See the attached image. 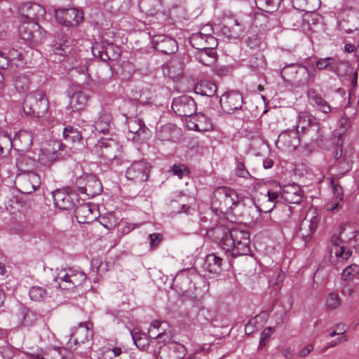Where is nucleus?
Masks as SVG:
<instances>
[{"label": "nucleus", "mask_w": 359, "mask_h": 359, "mask_svg": "<svg viewBox=\"0 0 359 359\" xmlns=\"http://www.w3.org/2000/svg\"><path fill=\"white\" fill-rule=\"evenodd\" d=\"M294 128V130H287L283 132L279 135V140L294 148L300 142L306 144H318L323 141L324 127L316 117L309 113H300Z\"/></svg>", "instance_id": "1"}, {"label": "nucleus", "mask_w": 359, "mask_h": 359, "mask_svg": "<svg viewBox=\"0 0 359 359\" xmlns=\"http://www.w3.org/2000/svg\"><path fill=\"white\" fill-rule=\"evenodd\" d=\"M208 233L219 243L222 250L231 257L248 255L250 251V234L244 229L217 225L208 230Z\"/></svg>", "instance_id": "2"}, {"label": "nucleus", "mask_w": 359, "mask_h": 359, "mask_svg": "<svg viewBox=\"0 0 359 359\" xmlns=\"http://www.w3.org/2000/svg\"><path fill=\"white\" fill-rule=\"evenodd\" d=\"M48 102L43 91L29 93L23 102V111L29 116H43L48 111Z\"/></svg>", "instance_id": "3"}, {"label": "nucleus", "mask_w": 359, "mask_h": 359, "mask_svg": "<svg viewBox=\"0 0 359 359\" xmlns=\"http://www.w3.org/2000/svg\"><path fill=\"white\" fill-rule=\"evenodd\" d=\"M219 203L218 208L221 210H233L242 205L236 191L228 187H218L213 193L212 204L216 205Z\"/></svg>", "instance_id": "4"}, {"label": "nucleus", "mask_w": 359, "mask_h": 359, "mask_svg": "<svg viewBox=\"0 0 359 359\" xmlns=\"http://www.w3.org/2000/svg\"><path fill=\"white\" fill-rule=\"evenodd\" d=\"M252 196V202L259 212H270L276 205L279 194L269 190L264 186H259Z\"/></svg>", "instance_id": "5"}, {"label": "nucleus", "mask_w": 359, "mask_h": 359, "mask_svg": "<svg viewBox=\"0 0 359 359\" xmlns=\"http://www.w3.org/2000/svg\"><path fill=\"white\" fill-rule=\"evenodd\" d=\"M55 280L61 289L71 290L81 285L86 280V275L81 271L60 270Z\"/></svg>", "instance_id": "6"}, {"label": "nucleus", "mask_w": 359, "mask_h": 359, "mask_svg": "<svg viewBox=\"0 0 359 359\" xmlns=\"http://www.w3.org/2000/svg\"><path fill=\"white\" fill-rule=\"evenodd\" d=\"M75 185L80 194L91 198L100 194L102 190L100 181L92 174L79 176L76 180Z\"/></svg>", "instance_id": "7"}, {"label": "nucleus", "mask_w": 359, "mask_h": 359, "mask_svg": "<svg viewBox=\"0 0 359 359\" xmlns=\"http://www.w3.org/2000/svg\"><path fill=\"white\" fill-rule=\"evenodd\" d=\"M55 18L66 27H75L83 20V13L76 8H60L55 11Z\"/></svg>", "instance_id": "8"}, {"label": "nucleus", "mask_w": 359, "mask_h": 359, "mask_svg": "<svg viewBox=\"0 0 359 359\" xmlns=\"http://www.w3.org/2000/svg\"><path fill=\"white\" fill-rule=\"evenodd\" d=\"M151 166L144 161L133 162L126 170V177L135 183H142L147 180Z\"/></svg>", "instance_id": "9"}, {"label": "nucleus", "mask_w": 359, "mask_h": 359, "mask_svg": "<svg viewBox=\"0 0 359 359\" xmlns=\"http://www.w3.org/2000/svg\"><path fill=\"white\" fill-rule=\"evenodd\" d=\"M16 181L19 191L25 194H32L41 184L40 176L34 172L21 173Z\"/></svg>", "instance_id": "10"}, {"label": "nucleus", "mask_w": 359, "mask_h": 359, "mask_svg": "<svg viewBox=\"0 0 359 359\" xmlns=\"http://www.w3.org/2000/svg\"><path fill=\"white\" fill-rule=\"evenodd\" d=\"M172 109L179 116H191L196 111V105L193 98L183 95L173 99Z\"/></svg>", "instance_id": "11"}, {"label": "nucleus", "mask_w": 359, "mask_h": 359, "mask_svg": "<svg viewBox=\"0 0 359 359\" xmlns=\"http://www.w3.org/2000/svg\"><path fill=\"white\" fill-rule=\"evenodd\" d=\"M119 150L118 143L112 139H101L94 146V152L101 158L114 159Z\"/></svg>", "instance_id": "12"}, {"label": "nucleus", "mask_w": 359, "mask_h": 359, "mask_svg": "<svg viewBox=\"0 0 359 359\" xmlns=\"http://www.w3.org/2000/svg\"><path fill=\"white\" fill-rule=\"evenodd\" d=\"M219 102L222 109L225 112L231 114L241 108L243 96L242 94L238 91H231L222 95L220 97Z\"/></svg>", "instance_id": "13"}, {"label": "nucleus", "mask_w": 359, "mask_h": 359, "mask_svg": "<svg viewBox=\"0 0 359 359\" xmlns=\"http://www.w3.org/2000/svg\"><path fill=\"white\" fill-rule=\"evenodd\" d=\"M248 21L237 18L229 20L222 27V32L229 39L238 38L246 28Z\"/></svg>", "instance_id": "14"}, {"label": "nucleus", "mask_w": 359, "mask_h": 359, "mask_svg": "<svg viewBox=\"0 0 359 359\" xmlns=\"http://www.w3.org/2000/svg\"><path fill=\"white\" fill-rule=\"evenodd\" d=\"M152 45L156 50L165 55L175 53L178 48L177 41L165 35L154 36Z\"/></svg>", "instance_id": "15"}, {"label": "nucleus", "mask_w": 359, "mask_h": 359, "mask_svg": "<svg viewBox=\"0 0 359 359\" xmlns=\"http://www.w3.org/2000/svg\"><path fill=\"white\" fill-rule=\"evenodd\" d=\"M76 219L79 223H90L97 218V210L94 205L83 203L77 205L74 210Z\"/></svg>", "instance_id": "16"}, {"label": "nucleus", "mask_w": 359, "mask_h": 359, "mask_svg": "<svg viewBox=\"0 0 359 359\" xmlns=\"http://www.w3.org/2000/svg\"><path fill=\"white\" fill-rule=\"evenodd\" d=\"M189 42L198 50L214 47L217 44L216 39L210 33L201 32L191 34Z\"/></svg>", "instance_id": "17"}, {"label": "nucleus", "mask_w": 359, "mask_h": 359, "mask_svg": "<svg viewBox=\"0 0 359 359\" xmlns=\"http://www.w3.org/2000/svg\"><path fill=\"white\" fill-rule=\"evenodd\" d=\"M297 8H294L282 15V22L290 29H299L304 22L303 12Z\"/></svg>", "instance_id": "18"}, {"label": "nucleus", "mask_w": 359, "mask_h": 359, "mask_svg": "<svg viewBox=\"0 0 359 359\" xmlns=\"http://www.w3.org/2000/svg\"><path fill=\"white\" fill-rule=\"evenodd\" d=\"M54 205L61 210H69L74 205L76 196L63 190H56L53 193Z\"/></svg>", "instance_id": "19"}, {"label": "nucleus", "mask_w": 359, "mask_h": 359, "mask_svg": "<svg viewBox=\"0 0 359 359\" xmlns=\"http://www.w3.org/2000/svg\"><path fill=\"white\" fill-rule=\"evenodd\" d=\"M20 12L22 16L32 22L43 18L46 13L45 9L41 5L29 2L25 3L21 6Z\"/></svg>", "instance_id": "20"}, {"label": "nucleus", "mask_w": 359, "mask_h": 359, "mask_svg": "<svg viewBox=\"0 0 359 359\" xmlns=\"http://www.w3.org/2000/svg\"><path fill=\"white\" fill-rule=\"evenodd\" d=\"M183 69L184 63L179 57L170 60L162 67L163 75L173 79L182 74Z\"/></svg>", "instance_id": "21"}, {"label": "nucleus", "mask_w": 359, "mask_h": 359, "mask_svg": "<svg viewBox=\"0 0 359 359\" xmlns=\"http://www.w3.org/2000/svg\"><path fill=\"white\" fill-rule=\"evenodd\" d=\"M282 197L289 203L299 204L302 201L303 192L298 185L289 184L284 187Z\"/></svg>", "instance_id": "22"}, {"label": "nucleus", "mask_w": 359, "mask_h": 359, "mask_svg": "<svg viewBox=\"0 0 359 359\" xmlns=\"http://www.w3.org/2000/svg\"><path fill=\"white\" fill-rule=\"evenodd\" d=\"M332 248L330 252L341 260L348 259L351 255V251L342 245V240L339 236L334 235L331 240Z\"/></svg>", "instance_id": "23"}, {"label": "nucleus", "mask_w": 359, "mask_h": 359, "mask_svg": "<svg viewBox=\"0 0 359 359\" xmlns=\"http://www.w3.org/2000/svg\"><path fill=\"white\" fill-rule=\"evenodd\" d=\"M180 128L175 125L167 123L158 129L156 137L161 141H173L177 135L180 134Z\"/></svg>", "instance_id": "24"}, {"label": "nucleus", "mask_w": 359, "mask_h": 359, "mask_svg": "<svg viewBox=\"0 0 359 359\" xmlns=\"http://www.w3.org/2000/svg\"><path fill=\"white\" fill-rule=\"evenodd\" d=\"M307 97L309 101L316 108L324 114H328L331 111L330 105L321 97V95L314 89L308 90Z\"/></svg>", "instance_id": "25"}, {"label": "nucleus", "mask_w": 359, "mask_h": 359, "mask_svg": "<svg viewBox=\"0 0 359 359\" xmlns=\"http://www.w3.org/2000/svg\"><path fill=\"white\" fill-rule=\"evenodd\" d=\"M39 29V25L36 22H23L18 28L20 36L25 41L33 40Z\"/></svg>", "instance_id": "26"}, {"label": "nucleus", "mask_w": 359, "mask_h": 359, "mask_svg": "<svg viewBox=\"0 0 359 359\" xmlns=\"http://www.w3.org/2000/svg\"><path fill=\"white\" fill-rule=\"evenodd\" d=\"M195 57L205 66H212L217 61L213 47L198 50L195 54Z\"/></svg>", "instance_id": "27"}, {"label": "nucleus", "mask_w": 359, "mask_h": 359, "mask_svg": "<svg viewBox=\"0 0 359 359\" xmlns=\"http://www.w3.org/2000/svg\"><path fill=\"white\" fill-rule=\"evenodd\" d=\"M72 336H75V344L88 342L91 337L89 324L88 323H80L79 327L76 330L75 332L72 334Z\"/></svg>", "instance_id": "28"}, {"label": "nucleus", "mask_w": 359, "mask_h": 359, "mask_svg": "<svg viewBox=\"0 0 359 359\" xmlns=\"http://www.w3.org/2000/svg\"><path fill=\"white\" fill-rule=\"evenodd\" d=\"M222 258L215 254H210L206 256L204 268L210 273H218L222 270Z\"/></svg>", "instance_id": "29"}, {"label": "nucleus", "mask_w": 359, "mask_h": 359, "mask_svg": "<svg viewBox=\"0 0 359 359\" xmlns=\"http://www.w3.org/2000/svg\"><path fill=\"white\" fill-rule=\"evenodd\" d=\"M160 0H140L139 8L142 13L147 15H155L161 8Z\"/></svg>", "instance_id": "30"}, {"label": "nucleus", "mask_w": 359, "mask_h": 359, "mask_svg": "<svg viewBox=\"0 0 359 359\" xmlns=\"http://www.w3.org/2000/svg\"><path fill=\"white\" fill-rule=\"evenodd\" d=\"M293 7L313 12L318 10L320 6V0H291Z\"/></svg>", "instance_id": "31"}, {"label": "nucleus", "mask_w": 359, "mask_h": 359, "mask_svg": "<svg viewBox=\"0 0 359 359\" xmlns=\"http://www.w3.org/2000/svg\"><path fill=\"white\" fill-rule=\"evenodd\" d=\"M111 121V115L108 113H102L95 122V130L99 133H107L110 128Z\"/></svg>", "instance_id": "32"}, {"label": "nucleus", "mask_w": 359, "mask_h": 359, "mask_svg": "<svg viewBox=\"0 0 359 359\" xmlns=\"http://www.w3.org/2000/svg\"><path fill=\"white\" fill-rule=\"evenodd\" d=\"M195 92L203 96L212 97L217 92V86L211 81H203L196 85Z\"/></svg>", "instance_id": "33"}, {"label": "nucleus", "mask_w": 359, "mask_h": 359, "mask_svg": "<svg viewBox=\"0 0 359 359\" xmlns=\"http://www.w3.org/2000/svg\"><path fill=\"white\" fill-rule=\"evenodd\" d=\"M88 98V95L85 92H76L70 98V105L74 110H81L86 106Z\"/></svg>", "instance_id": "34"}, {"label": "nucleus", "mask_w": 359, "mask_h": 359, "mask_svg": "<svg viewBox=\"0 0 359 359\" xmlns=\"http://www.w3.org/2000/svg\"><path fill=\"white\" fill-rule=\"evenodd\" d=\"M308 216L302 221L300 225V232L302 236H307L310 233H313L317 229L318 224V219L316 216H313L308 219Z\"/></svg>", "instance_id": "35"}, {"label": "nucleus", "mask_w": 359, "mask_h": 359, "mask_svg": "<svg viewBox=\"0 0 359 359\" xmlns=\"http://www.w3.org/2000/svg\"><path fill=\"white\" fill-rule=\"evenodd\" d=\"M257 7L266 13L276 12L281 2V0H255Z\"/></svg>", "instance_id": "36"}, {"label": "nucleus", "mask_w": 359, "mask_h": 359, "mask_svg": "<svg viewBox=\"0 0 359 359\" xmlns=\"http://www.w3.org/2000/svg\"><path fill=\"white\" fill-rule=\"evenodd\" d=\"M29 53V51H27L25 53L20 51L18 49L12 48L7 53L5 57L8 60V63H13L16 66H22L25 64V60H26V55Z\"/></svg>", "instance_id": "37"}, {"label": "nucleus", "mask_w": 359, "mask_h": 359, "mask_svg": "<svg viewBox=\"0 0 359 359\" xmlns=\"http://www.w3.org/2000/svg\"><path fill=\"white\" fill-rule=\"evenodd\" d=\"M13 141L14 142H18L25 149H27L32 144L33 136L29 131L20 130L15 133Z\"/></svg>", "instance_id": "38"}, {"label": "nucleus", "mask_w": 359, "mask_h": 359, "mask_svg": "<svg viewBox=\"0 0 359 359\" xmlns=\"http://www.w3.org/2000/svg\"><path fill=\"white\" fill-rule=\"evenodd\" d=\"M20 324L23 327L32 326L38 320L37 315L34 311L27 308H22L20 309Z\"/></svg>", "instance_id": "39"}, {"label": "nucleus", "mask_w": 359, "mask_h": 359, "mask_svg": "<svg viewBox=\"0 0 359 359\" xmlns=\"http://www.w3.org/2000/svg\"><path fill=\"white\" fill-rule=\"evenodd\" d=\"M299 65L295 64H290L285 66L281 72L280 75L285 82H287L292 86L294 78L297 72Z\"/></svg>", "instance_id": "40"}, {"label": "nucleus", "mask_w": 359, "mask_h": 359, "mask_svg": "<svg viewBox=\"0 0 359 359\" xmlns=\"http://www.w3.org/2000/svg\"><path fill=\"white\" fill-rule=\"evenodd\" d=\"M309 78V73L306 67L299 65L297 72L294 76L292 86L300 87L307 83Z\"/></svg>", "instance_id": "41"}, {"label": "nucleus", "mask_w": 359, "mask_h": 359, "mask_svg": "<svg viewBox=\"0 0 359 359\" xmlns=\"http://www.w3.org/2000/svg\"><path fill=\"white\" fill-rule=\"evenodd\" d=\"M128 128L129 132L138 135L146 133L147 130L144 122L138 118H130L128 121Z\"/></svg>", "instance_id": "42"}, {"label": "nucleus", "mask_w": 359, "mask_h": 359, "mask_svg": "<svg viewBox=\"0 0 359 359\" xmlns=\"http://www.w3.org/2000/svg\"><path fill=\"white\" fill-rule=\"evenodd\" d=\"M193 125L194 126H190V128H193L198 131H208L212 128L210 120L203 114L197 115L196 122L193 123Z\"/></svg>", "instance_id": "43"}, {"label": "nucleus", "mask_w": 359, "mask_h": 359, "mask_svg": "<svg viewBox=\"0 0 359 359\" xmlns=\"http://www.w3.org/2000/svg\"><path fill=\"white\" fill-rule=\"evenodd\" d=\"M63 137L67 141L73 143L79 142L82 140L81 132L72 126L65 127L64 128Z\"/></svg>", "instance_id": "44"}, {"label": "nucleus", "mask_w": 359, "mask_h": 359, "mask_svg": "<svg viewBox=\"0 0 359 359\" xmlns=\"http://www.w3.org/2000/svg\"><path fill=\"white\" fill-rule=\"evenodd\" d=\"M133 340L136 346L140 350L146 349L150 343H153V339L150 340L145 334H140L138 332H131Z\"/></svg>", "instance_id": "45"}, {"label": "nucleus", "mask_w": 359, "mask_h": 359, "mask_svg": "<svg viewBox=\"0 0 359 359\" xmlns=\"http://www.w3.org/2000/svg\"><path fill=\"white\" fill-rule=\"evenodd\" d=\"M34 165V160L27 156H21L16 161L17 168L23 173L29 172V170L33 168Z\"/></svg>", "instance_id": "46"}, {"label": "nucleus", "mask_w": 359, "mask_h": 359, "mask_svg": "<svg viewBox=\"0 0 359 359\" xmlns=\"http://www.w3.org/2000/svg\"><path fill=\"white\" fill-rule=\"evenodd\" d=\"M57 156L55 151H50L48 149H44L41 150L39 160L42 164L49 165L56 160Z\"/></svg>", "instance_id": "47"}, {"label": "nucleus", "mask_w": 359, "mask_h": 359, "mask_svg": "<svg viewBox=\"0 0 359 359\" xmlns=\"http://www.w3.org/2000/svg\"><path fill=\"white\" fill-rule=\"evenodd\" d=\"M29 295L32 300L40 302L45 299L47 292L43 287L33 286L29 289Z\"/></svg>", "instance_id": "48"}, {"label": "nucleus", "mask_w": 359, "mask_h": 359, "mask_svg": "<svg viewBox=\"0 0 359 359\" xmlns=\"http://www.w3.org/2000/svg\"><path fill=\"white\" fill-rule=\"evenodd\" d=\"M67 43V41H65L64 43L60 42L54 44L52 47L53 55L62 57L66 56L72 50L70 45Z\"/></svg>", "instance_id": "49"}, {"label": "nucleus", "mask_w": 359, "mask_h": 359, "mask_svg": "<svg viewBox=\"0 0 359 359\" xmlns=\"http://www.w3.org/2000/svg\"><path fill=\"white\" fill-rule=\"evenodd\" d=\"M342 278L346 280H350L355 278H359V265L351 264L344 269Z\"/></svg>", "instance_id": "50"}, {"label": "nucleus", "mask_w": 359, "mask_h": 359, "mask_svg": "<svg viewBox=\"0 0 359 359\" xmlns=\"http://www.w3.org/2000/svg\"><path fill=\"white\" fill-rule=\"evenodd\" d=\"M30 81L29 77L25 74L18 75L14 81L15 88L20 91H25L27 90Z\"/></svg>", "instance_id": "51"}, {"label": "nucleus", "mask_w": 359, "mask_h": 359, "mask_svg": "<svg viewBox=\"0 0 359 359\" xmlns=\"http://www.w3.org/2000/svg\"><path fill=\"white\" fill-rule=\"evenodd\" d=\"M330 185L333 194V199L339 201V203H344V193L342 187L334 183V178L330 179Z\"/></svg>", "instance_id": "52"}, {"label": "nucleus", "mask_w": 359, "mask_h": 359, "mask_svg": "<svg viewBox=\"0 0 359 359\" xmlns=\"http://www.w3.org/2000/svg\"><path fill=\"white\" fill-rule=\"evenodd\" d=\"M170 172L172 175H177L180 179H182L189 174L188 168L185 165L181 163L173 165L171 167Z\"/></svg>", "instance_id": "53"}, {"label": "nucleus", "mask_w": 359, "mask_h": 359, "mask_svg": "<svg viewBox=\"0 0 359 359\" xmlns=\"http://www.w3.org/2000/svg\"><path fill=\"white\" fill-rule=\"evenodd\" d=\"M316 67L318 69H323L325 68H330L331 70H334L337 68L335 60L333 57H325L319 59L316 62Z\"/></svg>", "instance_id": "54"}, {"label": "nucleus", "mask_w": 359, "mask_h": 359, "mask_svg": "<svg viewBox=\"0 0 359 359\" xmlns=\"http://www.w3.org/2000/svg\"><path fill=\"white\" fill-rule=\"evenodd\" d=\"M336 166L338 169L337 175L338 177H341L350 170L351 164L346 159L342 158L337 161Z\"/></svg>", "instance_id": "55"}, {"label": "nucleus", "mask_w": 359, "mask_h": 359, "mask_svg": "<svg viewBox=\"0 0 359 359\" xmlns=\"http://www.w3.org/2000/svg\"><path fill=\"white\" fill-rule=\"evenodd\" d=\"M170 15L179 20H185L187 17V10L181 6H174L170 10Z\"/></svg>", "instance_id": "56"}, {"label": "nucleus", "mask_w": 359, "mask_h": 359, "mask_svg": "<svg viewBox=\"0 0 359 359\" xmlns=\"http://www.w3.org/2000/svg\"><path fill=\"white\" fill-rule=\"evenodd\" d=\"M154 94L149 89H143L140 95L139 101L142 104H147L154 102Z\"/></svg>", "instance_id": "57"}, {"label": "nucleus", "mask_w": 359, "mask_h": 359, "mask_svg": "<svg viewBox=\"0 0 359 359\" xmlns=\"http://www.w3.org/2000/svg\"><path fill=\"white\" fill-rule=\"evenodd\" d=\"M338 126L341 130L339 133V136H341L346 133L347 130L350 128L351 126L350 118L347 117L346 116H341L338 121Z\"/></svg>", "instance_id": "58"}, {"label": "nucleus", "mask_w": 359, "mask_h": 359, "mask_svg": "<svg viewBox=\"0 0 359 359\" xmlns=\"http://www.w3.org/2000/svg\"><path fill=\"white\" fill-rule=\"evenodd\" d=\"M171 339L170 334L166 332L165 329H163L162 332L158 333L155 337H153V341H156L158 344L165 345L169 342Z\"/></svg>", "instance_id": "59"}, {"label": "nucleus", "mask_w": 359, "mask_h": 359, "mask_svg": "<svg viewBox=\"0 0 359 359\" xmlns=\"http://www.w3.org/2000/svg\"><path fill=\"white\" fill-rule=\"evenodd\" d=\"M108 352L113 354V356H109L110 359L116 358H120V359H128V352L126 351H123L121 347L109 348Z\"/></svg>", "instance_id": "60"}, {"label": "nucleus", "mask_w": 359, "mask_h": 359, "mask_svg": "<svg viewBox=\"0 0 359 359\" xmlns=\"http://www.w3.org/2000/svg\"><path fill=\"white\" fill-rule=\"evenodd\" d=\"M236 175L239 177L248 179L251 177L250 173L246 169L243 162H238L236 168Z\"/></svg>", "instance_id": "61"}, {"label": "nucleus", "mask_w": 359, "mask_h": 359, "mask_svg": "<svg viewBox=\"0 0 359 359\" xmlns=\"http://www.w3.org/2000/svg\"><path fill=\"white\" fill-rule=\"evenodd\" d=\"M326 304L331 309H337L340 305L339 296L334 293L330 294L327 298Z\"/></svg>", "instance_id": "62"}, {"label": "nucleus", "mask_w": 359, "mask_h": 359, "mask_svg": "<svg viewBox=\"0 0 359 359\" xmlns=\"http://www.w3.org/2000/svg\"><path fill=\"white\" fill-rule=\"evenodd\" d=\"M149 239L151 249L155 250L161 243L163 236L161 233H154L149 235Z\"/></svg>", "instance_id": "63"}, {"label": "nucleus", "mask_w": 359, "mask_h": 359, "mask_svg": "<svg viewBox=\"0 0 359 359\" xmlns=\"http://www.w3.org/2000/svg\"><path fill=\"white\" fill-rule=\"evenodd\" d=\"M274 331L275 328L272 327H268L262 331L259 341L260 347L265 346L266 340L270 338L271 335L274 332Z\"/></svg>", "instance_id": "64"}]
</instances>
